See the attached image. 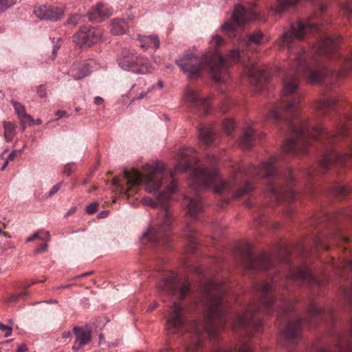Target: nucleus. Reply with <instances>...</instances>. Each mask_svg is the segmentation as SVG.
I'll use <instances>...</instances> for the list:
<instances>
[{
    "mask_svg": "<svg viewBox=\"0 0 352 352\" xmlns=\"http://www.w3.org/2000/svg\"><path fill=\"white\" fill-rule=\"evenodd\" d=\"M318 26L310 22L298 21L291 25L276 41L280 48L289 52V67L283 78L282 101L280 107L271 108L267 115L270 120L283 123L294 137L287 140L283 151L288 154L308 153L311 142L320 141L327 147V153L320 161L322 171L333 168L337 165L352 164V126L347 124L352 120V113H344L338 124L336 131H327L319 124H311L309 120L300 117V103L303 94L300 89L299 77H305L311 83H319L328 77L342 78L352 72V56L341 58L340 70L330 72L324 65L321 56H339L338 44L341 37L325 34L321 43L314 50L313 54H307L301 49L293 50L296 41L304 38L309 33L317 31Z\"/></svg>",
    "mask_w": 352,
    "mask_h": 352,
    "instance_id": "nucleus-1",
    "label": "nucleus"
},
{
    "mask_svg": "<svg viewBox=\"0 0 352 352\" xmlns=\"http://www.w3.org/2000/svg\"><path fill=\"white\" fill-rule=\"evenodd\" d=\"M279 160V155H273L258 166L250 165L248 168H238L228 181H224L216 167L208 168L205 165H199L195 150L184 147L179 149L178 162L170 171V176L173 177L175 172L188 173L190 186L194 190L212 188L214 193H227L233 199H240L249 193L253 188L252 179L259 176L267 182V193L275 201L280 202L287 196L294 199L296 192L293 189L280 188L278 184L282 178L276 169Z\"/></svg>",
    "mask_w": 352,
    "mask_h": 352,
    "instance_id": "nucleus-2",
    "label": "nucleus"
},
{
    "mask_svg": "<svg viewBox=\"0 0 352 352\" xmlns=\"http://www.w3.org/2000/svg\"><path fill=\"white\" fill-rule=\"evenodd\" d=\"M201 306L205 311L203 322L193 320L186 324L184 316V308L175 301L167 319L166 327L169 333H179L184 330L189 331L190 340L184 345V352H197L205 334L210 339H215L226 327L227 305L224 298V283L217 279L204 280L201 283Z\"/></svg>",
    "mask_w": 352,
    "mask_h": 352,
    "instance_id": "nucleus-3",
    "label": "nucleus"
},
{
    "mask_svg": "<svg viewBox=\"0 0 352 352\" xmlns=\"http://www.w3.org/2000/svg\"><path fill=\"white\" fill-rule=\"evenodd\" d=\"M223 43V39L214 35L209 42V51L202 56L195 54L197 49L193 47L186 50L176 63L188 78L197 76L204 68H208L212 78L218 82L224 81L226 78L228 64L218 52L217 47Z\"/></svg>",
    "mask_w": 352,
    "mask_h": 352,
    "instance_id": "nucleus-4",
    "label": "nucleus"
},
{
    "mask_svg": "<svg viewBox=\"0 0 352 352\" xmlns=\"http://www.w3.org/2000/svg\"><path fill=\"white\" fill-rule=\"evenodd\" d=\"M177 185L173 180L167 186L166 191L161 192L155 200L149 197L142 199V203L152 207L160 206L163 208L161 216L143 234L141 241L153 245L168 246L170 243V228L172 224V216L167 209L170 195L175 190Z\"/></svg>",
    "mask_w": 352,
    "mask_h": 352,
    "instance_id": "nucleus-5",
    "label": "nucleus"
},
{
    "mask_svg": "<svg viewBox=\"0 0 352 352\" xmlns=\"http://www.w3.org/2000/svg\"><path fill=\"white\" fill-rule=\"evenodd\" d=\"M144 175L136 169L124 170V177L126 180L125 186L122 187V191L129 199L133 197L139 188V186L145 182L146 190L148 192L157 190L163 184L164 164L159 162L148 163L142 166Z\"/></svg>",
    "mask_w": 352,
    "mask_h": 352,
    "instance_id": "nucleus-6",
    "label": "nucleus"
},
{
    "mask_svg": "<svg viewBox=\"0 0 352 352\" xmlns=\"http://www.w3.org/2000/svg\"><path fill=\"white\" fill-rule=\"evenodd\" d=\"M259 302L256 306H249L242 315L236 316L234 328L242 327L259 331L262 328V322L256 316L257 311H263L270 314L274 310L275 300V285L274 283H265L257 286Z\"/></svg>",
    "mask_w": 352,
    "mask_h": 352,
    "instance_id": "nucleus-7",
    "label": "nucleus"
},
{
    "mask_svg": "<svg viewBox=\"0 0 352 352\" xmlns=\"http://www.w3.org/2000/svg\"><path fill=\"white\" fill-rule=\"evenodd\" d=\"M242 257L246 270H262L267 272L270 275H275L280 273L279 267L276 264V260L274 257L266 253L254 256L249 244H245L242 250Z\"/></svg>",
    "mask_w": 352,
    "mask_h": 352,
    "instance_id": "nucleus-8",
    "label": "nucleus"
},
{
    "mask_svg": "<svg viewBox=\"0 0 352 352\" xmlns=\"http://www.w3.org/2000/svg\"><path fill=\"white\" fill-rule=\"evenodd\" d=\"M117 63L121 69L135 74H146L152 70L151 63L146 58L128 49L118 55Z\"/></svg>",
    "mask_w": 352,
    "mask_h": 352,
    "instance_id": "nucleus-9",
    "label": "nucleus"
},
{
    "mask_svg": "<svg viewBox=\"0 0 352 352\" xmlns=\"http://www.w3.org/2000/svg\"><path fill=\"white\" fill-rule=\"evenodd\" d=\"M254 5L251 4L248 8L241 5H236L230 21L225 22L221 25L223 31L226 32L229 36H236L239 28L258 19L257 14L254 11Z\"/></svg>",
    "mask_w": 352,
    "mask_h": 352,
    "instance_id": "nucleus-10",
    "label": "nucleus"
},
{
    "mask_svg": "<svg viewBox=\"0 0 352 352\" xmlns=\"http://www.w3.org/2000/svg\"><path fill=\"white\" fill-rule=\"evenodd\" d=\"M160 292L176 298L182 299L190 292V284L178 278L173 272L164 274L161 281L157 285Z\"/></svg>",
    "mask_w": 352,
    "mask_h": 352,
    "instance_id": "nucleus-11",
    "label": "nucleus"
},
{
    "mask_svg": "<svg viewBox=\"0 0 352 352\" xmlns=\"http://www.w3.org/2000/svg\"><path fill=\"white\" fill-rule=\"evenodd\" d=\"M102 32L95 27H82L73 36V41L80 47H90L100 41Z\"/></svg>",
    "mask_w": 352,
    "mask_h": 352,
    "instance_id": "nucleus-12",
    "label": "nucleus"
},
{
    "mask_svg": "<svg viewBox=\"0 0 352 352\" xmlns=\"http://www.w3.org/2000/svg\"><path fill=\"white\" fill-rule=\"evenodd\" d=\"M287 279L290 280L298 285L307 284L322 286V280L316 278L306 266L302 265L296 271H291L287 276Z\"/></svg>",
    "mask_w": 352,
    "mask_h": 352,
    "instance_id": "nucleus-13",
    "label": "nucleus"
},
{
    "mask_svg": "<svg viewBox=\"0 0 352 352\" xmlns=\"http://www.w3.org/2000/svg\"><path fill=\"white\" fill-rule=\"evenodd\" d=\"M65 12V6L42 5L34 10L35 15L42 20L57 21L62 19Z\"/></svg>",
    "mask_w": 352,
    "mask_h": 352,
    "instance_id": "nucleus-14",
    "label": "nucleus"
},
{
    "mask_svg": "<svg viewBox=\"0 0 352 352\" xmlns=\"http://www.w3.org/2000/svg\"><path fill=\"white\" fill-rule=\"evenodd\" d=\"M183 100L191 106L203 109L205 113L210 110V104L208 98L200 97L197 91L187 88L184 93Z\"/></svg>",
    "mask_w": 352,
    "mask_h": 352,
    "instance_id": "nucleus-15",
    "label": "nucleus"
},
{
    "mask_svg": "<svg viewBox=\"0 0 352 352\" xmlns=\"http://www.w3.org/2000/svg\"><path fill=\"white\" fill-rule=\"evenodd\" d=\"M307 320L302 321L298 316L294 322H289L283 331V336L288 342L293 343L297 340L300 336V329L304 324H308Z\"/></svg>",
    "mask_w": 352,
    "mask_h": 352,
    "instance_id": "nucleus-16",
    "label": "nucleus"
},
{
    "mask_svg": "<svg viewBox=\"0 0 352 352\" xmlns=\"http://www.w3.org/2000/svg\"><path fill=\"white\" fill-rule=\"evenodd\" d=\"M112 13L107 4L99 3L89 10L87 17L90 21L99 23L109 17Z\"/></svg>",
    "mask_w": 352,
    "mask_h": 352,
    "instance_id": "nucleus-17",
    "label": "nucleus"
},
{
    "mask_svg": "<svg viewBox=\"0 0 352 352\" xmlns=\"http://www.w3.org/2000/svg\"><path fill=\"white\" fill-rule=\"evenodd\" d=\"M91 60H79L74 62L69 70V75L75 80H80L87 76L91 72Z\"/></svg>",
    "mask_w": 352,
    "mask_h": 352,
    "instance_id": "nucleus-18",
    "label": "nucleus"
},
{
    "mask_svg": "<svg viewBox=\"0 0 352 352\" xmlns=\"http://www.w3.org/2000/svg\"><path fill=\"white\" fill-rule=\"evenodd\" d=\"M247 75L252 85L259 89H263V84L268 80V75L264 69L256 67L247 69Z\"/></svg>",
    "mask_w": 352,
    "mask_h": 352,
    "instance_id": "nucleus-19",
    "label": "nucleus"
},
{
    "mask_svg": "<svg viewBox=\"0 0 352 352\" xmlns=\"http://www.w3.org/2000/svg\"><path fill=\"white\" fill-rule=\"evenodd\" d=\"M73 331L76 339L72 349L77 351L82 346L89 343L91 339V331L86 328L80 327H75Z\"/></svg>",
    "mask_w": 352,
    "mask_h": 352,
    "instance_id": "nucleus-20",
    "label": "nucleus"
},
{
    "mask_svg": "<svg viewBox=\"0 0 352 352\" xmlns=\"http://www.w3.org/2000/svg\"><path fill=\"white\" fill-rule=\"evenodd\" d=\"M184 201L186 204V209L188 214L192 219H195L204 209V204L201 197L199 195H195L191 198L185 197Z\"/></svg>",
    "mask_w": 352,
    "mask_h": 352,
    "instance_id": "nucleus-21",
    "label": "nucleus"
},
{
    "mask_svg": "<svg viewBox=\"0 0 352 352\" xmlns=\"http://www.w3.org/2000/svg\"><path fill=\"white\" fill-rule=\"evenodd\" d=\"M336 105V100L333 98H321L318 100L314 109L319 115H326L330 111L334 109Z\"/></svg>",
    "mask_w": 352,
    "mask_h": 352,
    "instance_id": "nucleus-22",
    "label": "nucleus"
},
{
    "mask_svg": "<svg viewBox=\"0 0 352 352\" xmlns=\"http://www.w3.org/2000/svg\"><path fill=\"white\" fill-rule=\"evenodd\" d=\"M11 104H12L16 114L18 116L21 124L22 125V130L25 129V124L34 122V120L32 116L26 113L25 107L20 102L12 100Z\"/></svg>",
    "mask_w": 352,
    "mask_h": 352,
    "instance_id": "nucleus-23",
    "label": "nucleus"
},
{
    "mask_svg": "<svg viewBox=\"0 0 352 352\" xmlns=\"http://www.w3.org/2000/svg\"><path fill=\"white\" fill-rule=\"evenodd\" d=\"M132 19L133 16L127 17L126 21L120 19H113L110 25V32L114 35L124 34L129 30L127 22Z\"/></svg>",
    "mask_w": 352,
    "mask_h": 352,
    "instance_id": "nucleus-24",
    "label": "nucleus"
},
{
    "mask_svg": "<svg viewBox=\"0 0 352 352\" xmlns=\"http://www.w3.org/2000/svg\"><path fill=\"white\" fill-rule=\"evenodd\" d=\"M254 133L255 130L251 126H246L240 138L239 144L243 148L252 147L254 144Z\"/></svg>",
    "mask_w": 352,
    "mask_h": 352,
    "instance_id": "nucleus-25",
    "label": "nucleus"
},
{
    "mask_svg": "<svg viewBox=\"0 0 352 352\" xmlns=\"http://www.w3.org/2000/svg\"><path fill=\"white\" fill-rule=\"evenodd\" d=\"M154 89V85H151L144 89L139 85H133L129 91V96L131 98L132 101L142 100Z\"/></svg>",
    "mask_w": 352,
    "mask_h": 352,
    "instance_id": "nucleus-26",
    "label": "nucleus"
},
{
    "mask_svg": "<svg viewBox=\"0 0 352 352\" xmlns=\"http://www.w3.org/2000/svg\"><path fill=\"white\" fill-rule=\"evenodd\" d=\"M199 138L202 144L211 145L214 141V133L209 126H201L199 129Z\"/></svg>",
    "mask_w": 352,
    "mask_h": 352,
    "instance_id": "nucleus-27",
    "label": "nucleus"
},
{
    "mask_svg": "<svg viewBox=\"0 0 352 352\" xmlns=\"http://www.w3.org/2000/svg\"><path fill=\"white\" fill-rule=\"evenodd\" d=\"M138 41H140V47L144 50L148 48H157L160 45V40L157 36H141L138 35Z\"/></svg>",
    "mask_w": 352,
    "mask_h": 352,
    "instance_id": "nucleus-28",
    "label": "nucleus"
},
{
    "mask_svg": "<svg viewBox=\"0 0 352 352\" xmlns=\"http://www.w3.org/2000/svg\"><path fill=\"white\" fill-rule=\"evenodd\" d=\"M195 232V229L191 225H188L185 229V235L187 239V246L188 248L192 252L196 250L198 245L197 241L194 237Z\"/></svg>",
    "mask_w": 352,
    "mask_h": 352,
    "instance_id": "nucleus-29",
    "label": "nucleus"
},
{
    "mask_svg": "<svg viewBox=\"0 0 352 352\" xmlns=\"http://www.w3.org/2000/svg\"><path fill=\"white\" fill-rule=\"evenodd\" d=\"M4 137L7 142H11L15 135V125L10 122H3Z\"/></svg>",
    "mask_w": 352,
    "mask_h": 352,
    "instance_id": "nucleus-30",
    "label": "nucleus"
},
{
    "mask_svg": "<svg viewBox=\"0 0 352 352\" xmlns=\"http://www.w3.org/2000/svg\"><path fill=\"white\" fill-rule=\"evenodd\" d=\"M215 352H252V346L248 341L240 342L234 350L220 349Z\"/></svg>",
    "mask_w": 352,
    "mask_h": 352,
    "instance_id": "nucleus-31",
    "label": "nucleus"
},
{
    "mask_svg": "<svg viewBox=\"0 0 352 352\" xmlns=\"http://www.w3.org/2000/svg\"><path fill=\"white\" fill-rule=\"evenodd\" d=\"M50 234L48 231L38 230L28 237L25 242L29 243L37 239L41 241H50Z\"/></svg>",
    "mask_w": 352,
    "mask_h": 352,
    "instance_id": "nucleus-32",
    "label": "nucleus"
},
{
    "mask_svg": "<svg viewBox=\"0 0 352 352\" xmlns=\"http://www.w3.org/2000/svg\"><path fill=\"white\" fill-rule=\"evenodd\" d=\"M340 12L346 17L352 15V4L349 0H342L340 2Z\"/></svg>",
    "mask_w": 352,
    "mask_h": 352,
    "instance_id": "nucleus-33",
    "label": "nucleus"
},
{
    "mask_svg": "<svg viewBox=\"0 0 352 352\" xmlns=\"http://www.w3.org/2000/svg\"><path fill=\"white\" fill-rule=\"evenodd\" d=\"M264 35L261 31H256L250 34L246 41L248 45L250 43L261 44L264 43Z\"/></svg>",
    "mask_w": 352,
    "mask_h": 352,
    "instance_id": "nucleus-34",
    "label": "nucleus"
},
{
    "mask_svg": "<svg viewBox=\"0 0 352 352\" xmlns=\"http://www.w3.org/2000/svg\"><path fill=\"white\" fill-rule=\"evenodd\" d=\"M324 311L325 310L324 309H322L316 305H312L309 308L310 317L311 319H314L318 317L321 318V319H323V314Z\"/></svg>",
    "mask_w": 352,
    "mask_h": 352,
    "instance_id": "nucleus-35",
    "label": "nucleus"
},
{
    "mask_svg": "<svg viewBox=\"0 0 352 352\" xmlns=\"http://www.w3.org/2000/svg\"><path fill=\"white\" fill-rule=\"evenodd\" d=\"M318 352H329L324 349H321ZM337 352H352V340L347 343H340L337 346Z\"/></svg>",
    "mask_w": 352,
    "mask_h": 352,
    "instance_id": "nucleus-36",
    "label": "nucleus"
},
{
    "mask_svg": "<svg viewBox=\"0 0 352 352\" xmlns=\"http://www.w3.org/2000/svg\"><path fill=\"white\" fill-rule=\"evenodd\" d=\"M16 1L17 0H0V14L14 6Z\"/></svg>",
    "mask_w": 352,
    "mask_h": 352,
    "instance_id": "nucleus-37",
    "label": "nucleus"
},
{
    "mask_svg": "<svg viewBox=\"0 0 352 352\" xmlns=\"http://www.w3.org/2000/svg\"><path fill=\"white\" fill-rule=\"evenodd\" d=\"M236 124L232 119L228 118L224 120L223 129L228 134H230L234 130Z\"/></svg>",
    "mask_w": 352,
    "mask_h": 352,
    "instance_id": "nucleus-38",
    "label": "nucleus"
},
{
    "mask_svg": "<svg viewBox=\"0 0 352 352\" xmlns=\"http://www.w3.org/2000/svg\"><path fill=\"white\" fill-rule=\"evenodd\" d=\"M330 241L333 244H338L339 243H349V239L341 233H338L332 236Z\"/></svg>",
    "mask_w": 352,
    "mask_h": 352,
    "instance_id": "nucleus-39",
    "label": "nucleus"
},
{
    "mask_svg": "<svg viewBox=\"0 0 352 352\" xmlns=\"http://www.w3.org/2000/svg\"><path fill=\"white\" fill-rule=\"evenodd\" d=\"M28 294L27 291H24L18 294H14L11 295L7 300L8 302H17L21 298H23V296H26Z\"/></svg>",
    "mask_w": 352,
    "mask_h": 352,
    "instance_id": "nucleus-40",
    "label": "nucleus"
},
{
    "mask_svg": "<svg viewBox=\"0 0 352 352\" xmlns=\"http://www.w3.org/2000/svg\"><path fill=\"white\" fill-rule=\"evenodd\" d=\"M0 331L3 332L4 336L6 338H8L12 335V329L11 327H9L0 322Z\"/></svg>",
    "mask_w": 352,
    "mask_h": 352,
    "instance_id": "nucleus-41",
    "label": "nucleus"
},
{
    "mask_svg": "<svg viewBox=\"0 0 352 352\" xmlns=\"http://www.w3.org/2000/svg\"><path fill=\"white\" fill-rule=\"evenodd\" d=\"M241 56V52L238 49H234L230 52L229 58L232 61H236L240 59Z\"/></svg>",
    "mask_w": 352,
    "mask_h": 352,
    "instance_id": "nucleus-42",
    "label": "nucleus"
},
{
    "mask_svg": "<svg viewBox=\"0 0 352 352\" xmlns=\"http://www.w3.org/2000/svg\"><path fill=\"white\" fill-rule=\"evenodd\" d=\"M43 243L39 245L34 250L35 254H41L43 253L47 250L48 242L50 241H43Z\"/></svg>",
    "mask_w": 352,
    "mask_h": 352,
    "instance_id": "nucleus-43",
    "label": "nucleus"
},
{
    "mask_svg": "<svg viewBox=\"0 0 352 352\" xmlns=\"http://www.w3.org/2000/svg\"><path fill=\"white\" fill-rule=\"evenodd\" d=\"M81 16L78 14L71 15L67 19V23L72 25H77L80 21Z\"/></svg>",
    "mask_w": 352,
    "mask_h": 352,
    "instance_id": "nucleus-44",
    "label": "nucleus"
},
{
    "mask_svg": "<svg viewBox=\"0 0 352 352\" xmlns=\"http://www.w3.org/2000/svg\"><path fill=\"white\" fill-rule=\"evenodd\" d=\"M97 209H98V204L93 202L87 206L86 212L89 214H92L96 212Z\"/></svg>",
    "mask_w": 352,
    "mask_h": 352,
    "instance_id": "nucleus-45",
    "label": "nucleus"
},
{
    "mask_svg": "<svg viewBox=\"0 0 352 352\" xmlns=\"http://www.w3.org/2000/svg\"><path fill=\"white\" fill-rule=\"evenodd\" d=\"M336 193L341 197H344L346 193V188L344 186H339L335 188Z\"/></svg>",
    "mask_w": 352,
    "mask_h": 352,
    "instance_id": "nucleus-46",
    "label": "nucleus"
},
{
    "mask_svg": "<svg viewBox=\"0 0 352 352\" xmlns=\"http://www.w3.org/2000/svg\"><path fill=\"white\" fill-rule=\"evenodd\" d=\"M37 94L40 98H44L47 95L45 87L43 85H41L37 87Z\"/></svg>",
    "mask_w": 352,
    "mask_h": 352,
    "instance_id": "nucleus-47",
    "label": "nucleus"
},
{
    "mask_svg": "<svg viewBox=\"0 0 352 352\" xmlns=\"http://www.w3.org/2000/svg\"><path fill=\"white\" fill-rule=\"evenodd\" d=\"M63 185V183L62 182H60L56 185H54L52 188L51 190H50L49 192V196L50 197H52L53 195H54L59 190L60 188H61Z\"/></svg>",
    "mask_w": 352,
    "mask_h": 352,
    "instance_id": "nucleus-48",
    "label": "nucleus"
},
{
    "mask_svg": "<svg viewBox=\"0 0 352 352\" xmlns=\"http://www.w3.org/2000/svg\"><path fill=\"white\" fill-rule=\"evenodd\" d=\"M72 337V333L71 331H64L62 333V337H61L60 341L63 342H65L67 339H69L70 340Z\"/></svg>",
    "mask_w": 352,
    "mask_h": 352,
    "instance_id": "nucleus-49",
    "label": "nucleus"
},
{
    "mask_svg": "<svg viewBox=\"0 0 352 352\" xmlns=\"http://www.w3.org/2000/svg\"><path fill=\"white\" fill-rule=\"evenodd\" d=\"M342 266L344 268H347L350 270H352V259L351 258L345 259L342 263Z\"/></svg>",
    "mask_w": 352,
    "mask_h": 352,
    "instance_id": "nucleus-50",
    "label": "nucleus"
},
{
    "mask_svg": "<svg viewBox=\"0 0 352 352\" xmlns=\"http://www.w3.org/2000/svg\"><path fill=\"white\" fill-rule=\"evenodd\" d=\"M73 167L74 164H68L65 167V169L63 170V173L67 175V176H69L73 172Z\"/></svg>",
    "mask_w": 352,
    "mask_h": 352,
    "instance_id": "nucleus-51",
    "label": "nucleus"
},
{
    "mask_svg": "<svg viewBox=\"0 0 352 352\" xmlns=\"http://www.w3.org/2000/svg\"><path fill=\"white\" fill-rule=\"evenodd\" d=\"M21 153V151H18V150H14V151H12V152L8 155V157H7L6 161H8V162H10V161H12V160L14 159V157H15V156H16V153Z\"/></svg>",
    "mask_w": 352,
    "mask_h": 352,
    "instance_id": "nucleus-52",
    "label": "nucleus"
},
{
    "mask_svg": "<svg viewBox=\"0 0 352 352\" xmlns=\"http://www.w3.org/2000/svg\"><path fill=\"white\" fill-rule=\"evenodd\" d=\"M285 179L287 182H289L293 178V174L291 169L288 168L286 171V173L285 175Z\"/></svg>",
    "mask_w": 352,
    "mask_h": 352,
    "instance_id": "nucleus-53",
    "label": "nucleus"
},
{
    "mask_svg": "<svg viewBox=\"0 0 352 352\" xmlns=\"http://www.w3.org/2000/svg\"><path fill=\"white\" fill-rule=\"evenodd\" d=\"M94 102L96 105H100L103 103L104 100L102 98H101L100 96H96L94 98Z\"/></svg>",
    "mask_w": 352,
    "mask_h": 352,
    "instance_id": "nucleus-54",
    "label": "nucleus"
},
{
    "mask_svg": "<svg viewBox=\"0 0 352 352\" xmlns=\"http://www.w3.org/2000/svg\"><path fill=\"white\" fill-rule=\"evenodd\" d=\"M59 47L58 45H54V47H53V50H52V58H51V60H54V58H56V55H57V51L58 50Z\"/></svg>",
    "mask_w": 352,
    "mask_h": 352,
    "instance_id": "nucleus-55",
    "label": "nucleus"
},
{
    "mask_svg": "<svg viewBox=\"0 0 352 352\" xmlns=\"http://www.w3.org/2000/svg\"><path fill=\"white\" fill-rule=\"evenodd\" d=\"M289 309H290V306L287 305L283 307V309L280 314L286 316Z\"/></svg>",
    "mask_w": 352,
    "mask_h": 352,
    "instance_id": "nucleus-56",
    "label": "nucleus"
},
{
    "mask_svg": "<svg viewBox=\"0 0 352 352\" xmlns=\"http://www.w3.org/2000/svg\"><path fill=\"white\" fill-rule=\"evenodd\" d=\"M207 158L212 164H214L217 161L216 157L213 155H207Z\"/></svg>",
    "mask_w": 352,
    "mask_h": 352,
    "instance_id": "nucleus-57",
    "label": "nucleus"
},
{
    "mask_svg": "<svg viewBox=\"0 0 352 352\" xmlns=\"http://www.w3.org/2000/svg\"><path fill=\"white\" fill-rule=\"evenodd\" d=\"M26 351H27L26 346L24 344H21V345L18 346L16 352H26Z\"/></svg>",
    "mask_w": 352,
    "mask_h": 352,
    "instance_id": "nucleus-58",
    "label": "nucleus"
},
{
    "mask_svg": "<svg viewBox=\"0 0 352 352\" xmlns=\"http://www.w3.org/2000/svg\"><path fill=\"white\" fill-rule=\"evenodd\" d=\"M108 213H109L108 210H103L99 213L98 218H105L107 217Z\"/></svg>",
    "mask_w": 352,
    "mask_h": 352,
    "instance_id": "nucleus-59",
    "label": "nucleus"
},
{
    "mask_svg": "<svg viewBox=\"0 0 352 352\" xmlns=\"http://www.w3.org/2000/svg\"><path fill=\"white\" fill-rule=\"evenodd\" d=\"M231 104V100L230 99H227L224 102H223V104L222 105L221 107V109L223 111H227V108H226L224 106L225 105H227V104Z\"/></svg>",
    "mask_w": 352,
    "mask_h": 352,
    "instance_id": "nucleus-60",
    "label": "nucleus"
},
{
    "mask_svg": "<svg viewBox=\"0 0 352 352\" xmlns=\"http://www.w3.org/2000/svg\"><path fill=\"white\" fill-rule=\"evenodd\" d=\"M318 245L326 250H328L329 248V247L327 245H326L325 243L320 241H318Z\"/></svg>",
    "mask_w": 352,
    "mask_h": 352,
    "instance_id": "nucleus-61",
    "label": "nucleus"
},
{
    "mask_svg": "<svg viewBox=\"0 0 352 352\" xmlns=\"http://www.w3.org/2000/svg\"><path fill=\"white\" fill-rule=\"evenodd\" d=\"M343 215L347 216V217H352V208L345 210L344 211Z\"/></svg>",
    "mask_w": 352,
    "mask_h": 352,
    "instance_id": "nucleus-62",
    "label": "nucleus"
},
{
    "mask_svg": "<svg viewBox=\"0 0 352 352\" xmlns=\"http://www.w3.org/2000/svg\"><path fill=\"white\" fill-rule=\"evenodd\" d=\"M65 114H66L65 111H60V110H58L56 113V115L58 116V118H60L63 117Z\"/></svg>",
    "mask_w": 352,
    "mask_h": 352,
    "instance_id": "nucleus-63",
    "label": "nucleus"
},
{
    "mask_svg": "<svg viewBox=\"0 0 352 352\" xmlns=\"http://www.w3.org/2000/svg\"><path fill=\"white\" fill-rule=\"evenodd\" d=\"M8 164V162L6 161L5 163L3 164V166H1V170H2V171L6 169V168L7 167Z\"/></svg>",
    "mask_w": 352,
    "mask_h": 352,
    "instance_id": "nucleus-64",
    "label": "nucleus"
}]
</instances>
